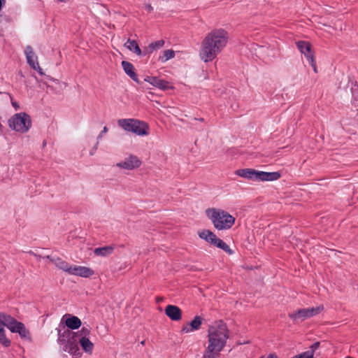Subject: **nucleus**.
Instances as JSON below:
<instances>
[{"label":"nucleus","mask_w":358,"mask_h":358,"mask_svg":"<svg viewBox=\"0 0 358 358\" xmlns=\"http://www.w3.org/2000/svg\"><path fill=\"white\" fill-rule=\"evenodd\" d=\"M229 38V33L224 29H214L210 31L201 43L200 59L206 63L212 62L227 46Z\"/></svg>","instance_id":"nucleus-1"},{"label":"nucleus","mask_w":358,"mask_h":358,"mask_svg":"<svg viewBox=\"0 0 358 358\" xmlns=\"http://www.w3.org/2000/svg\"><path fill=\"white\" fill-rule=\"evenodd\" d=\"M206 215L214 227L218 230H227L234 224L236 219L228 212L219 208H208Z\"/></svg>","instance_id":"nucleus-2"},{"label":"nucleus","mask_w":358,"mask_h":358,"mask_svg":"<svg viewBox=\"0 0 358 358\" xmlns=\"http://www.w3.org/2000/svg\"><path fill=\"white\" fill-rule=\"evenodd\" d=\"M118 125L125 131L138 136H146L149 134L148 124L136 119H120L118 120Z\"/></svg>","instance_id":"nucleus-3"},{"label":"nucleus","mask_w":358,"mask_h":358,"mask_svg":"<svg viewBox=\"0 0 358 358\" xmlns=\"http://www.w3.org/2000/svg\"><path fill=\"white\" fill-rule=\"evenodd\" d=\"M10 129L24 134L31 127V120L29 115L26 113H16L8 120Z\"/></svg>","instance_id":"nucleus-4"},{"label":"nucleus","mask_w":358,"mask_h":358,"mask_svg":"<svg viewBox=\"0 0 358 358\" xmlns=\"http://www.w3.org/2000/svg\"><path fill=\"white\" fill-rule=\"evenodd\" d=\"M4 327H7L11 333L19 336H29L31 332L26 328L24 323L17 321L15 317L7 313L3 315Z\"/></svg>","instance_id":"nucleus-5"},{"label":"nucleus","mask_w":358,"mask_h":358,"mask_svg":"<svg viewBox=\"0 0 358 358\" xmlns=\"http://www.w3.org/2000/svg\"><path fill=\"white\" fill-rule=\"evenodd\" d=\"M57 342L63 351L69 352L73 357L81 356L78 342L75 337H59Z\"/></svg>","instance_id":"nucleus-6"},{"label":"nucleus","mask_w":358,"mask_h":358,"mask_svg":"<svg viewBox=\"0 0 358 358\" xmlns=\"http://www.w3.org/2000/svg\"><path fill=\"white\" fill-rule=\"evenodd\" d=\"M225 341L219 337H209V344L203 358H215L222 350Z\"/></svg>","instance_id":"nucleus-7"},{"label":"nucleus","mask_w":358,"mask_h":358,"mask_svg":"<svg viewBox=\"0 0 358 358\" xmlns=\"http://www.w3.org/2000/svg\"><path fill=\"white\" fill-rule=\"evenodd\" d=\"M228 327L222 320H215L208 326L207 336H228Z\"/></svg>","instance_id":"nucleus-8"},{"label":"nucleus","mask_w":358,"mask_h":358,"mask_svg":"<svg viewBox=\"0 0 358 358\" xmlns=\"http://www.w3.org/2000/svg\"><path fill=\"white\" fill-rule=\"evenodd\" d=\"M61 323L64 324L68 327V336H70L71 334H72L70 329H78L82 325V322L78 317L68 313L62 317Z\"/></svg>","instance_id":"nucleus-9"},{"label":"nucleus","mask_w":358,"mask_h":358,"mask_svg":"<svg viewBox=\"0 0 358 358\" xmlns=\"http://www.w3.org/2000/svg\"><path fill=\"white\" fill-rule=\"evenodd\" d=\"M141 164V161L139 158L133 155H130L128 157H126L123 161L117 164V166L120 168L132 170L138 168Z\"/></svg>","instance_id":"nucleus-10"},{"label":"nucleus","mask_w":358,"mask_h":358,"mask_svg":"<svg viewBox=\"0 0 358 358\" xmlns=\"http://www.w3.org/2000/svg\"><path fill=\"white\" fill-rule=\"evenodd\" d=\"M69 274L83 278H90L94 274V270L89 267L81 266H71Z\"/></svg>","instance_id":"nucleus-11"},{"label":"nucleus","mask_w":358,"mask_h":358,"mask_svg":"<svg viewBox=\"0 0 358 358\" xmlns=\"http://www.w3.org/2000/svg\"><path fill=\"white\" fill-rule=\"evenodd\" d=\"M203 320L204 319L201 316L196 315L191 322H187L182 327L181 331L188 333L199 330L201 328Z\"/></svg>","instance_id":"nucleus-12"},{"label":"nucleus","mask_w":358,"mask_h":358,"mask_svg":"<svg viewBox=\"0 0 358 358\" xmlns=\"http://www.w3.org/2000/svg\"><path fill=\"white\" fill-rule=\"evenodd\" d=\"M144 80L162 90L173 88V87L170 86L169 83L168 81L160 79L156 76H147L144 79Z\"/></svg>","instance_id":"nucleus-13"},{"label":"nucleus","mask_w":358,"mask_h":358,"mask_svg":"<svg viewBox=\"0 0 358 358\" xmlns=\"http://www.w3.org/2000/svg\"><path fill=\"white\" fill-rule=\"evenodd\" d=\"M165 314L173 321H179L182 318V310L174 305H168L165 308Z\"/></svg>","instance_id":"nucleus-14"},{"label":"nucleus","mask_w":358,"mask_h":358,"mask_svg":"<svg viewBox=\"0 0 358 358\" xmlns=\"http://www.w3.org/2000/svg\"><path fill=\"white\" fill-rule=\"evenodd\" d=\"M281 175L280 172H264V171H257L256 180L261 181H274L277 180L280 178Z\"/></svg>","instance_id":"nucleus-15"},{"label":"nucleus","mask_w":358,"mask_h":358,"mask_svg":"<svg viewBox=\"0 0 358 358\" xmlns=\"http://www.w3.org/2000/svg\"><path fill=\"white\" fill-rule=\"evenodd\" d=\"M297 48L305 55L308 60L311 56H315L314 51L312 50L311 44L308 41H299L296 43Z\"/></svg>","instance_id":"nucleus-16"},{"label":"nucleus","mask_w":358,"mask_h":358,"mask_svg":"<svg viewBox=\"0 0 358 358\" xmlns=\"http://www.w3.org/2000/svg\"><path fill=\"white\" fill-rule=\"evenodd\" d=\"M122 66L124 72L136 83H140L138 76L135 71L134 65L127 61L122 62Z\"/></svg>","instance_id":"nucleus-17"},{"label":"nucleus","mask_w":358,"mask_h":358,"mask_svg":"<svg viewBox=\"0 0 358 358\" xmlns=\"http://www.w3.org/2000/svg\"><path fill=\"white\" fill-rule=\"evenodd\" d=\"M24 53L27 57V63L34 69H36L38 66L37 57L35 55L33 48L31 45L25 48Z\"/></svg>","instance_id":"nucleus-18"},{"label":"nucleus","mask_w":358,"mask_h":358,"mask_svg":"<svg viewBox=\"0 0 358 358\" xmlns=\"http://www.w3.org/2000/svg\"><path fill=\"white\" fill-rule=\"evenodd\" d=\"M288 315L295 322H303L310 318L306 308L299 309L294 313H289Z\"/></svg>","instance_id":"nucleus-19"},{"label":"nucleus","mask_w":358,"mask_h":358,"mask_svg":"<svg viewBox=\"0 0 358 358\" xmlns=\"http://www.w3.org/2000/svg\"><path fill=\"white\" fill-rule=\"evenodd\" d=\"M164 40H159L150 43L148 46L143 48V56L150 55L155 50L160 49L164 46Z\"/></svg>","instance_id":"nucleus-20"},{"label":"nucleus","mask_w":358,"mask_h":358,"mask_svg":"<svg viewBox=\"0 0 358 358\" xmlns=\"http://www.w3.org/2000/svg\"><path fill=\"white\" fill-rule=\"evenodd\" d=\"M124 47H126L134 53L136 54L138 56H143V50L140 48L136 41L135 40H131L130 38H128L127 42L124 43Z\"/></svg>","instance_id":"nucleus-21"},{"label":"nucleus","mask_w":358,"mask_h":358,"mask_svg":"<svg viewBox=\"0 0 358 358\" xmlns=\"http://www.w3.org/2000/svg\"><path fill=\"white\" fill-rule=\"evenodd\" d=\"M257 171L252 169H243L237 170L236 173L242 178L256 180Z\"/></svg>","instance_id":"nucleus-22"},{"label":"nucleus","mask_w":358,"mask_h":358,"mask_svg":"<svg viewBox=\"0 0 358 358\" xmlns=\"http://www.w3.org/2000/svg\"><path fill=\"white\" fill-rule=\"evenodd\" d=\"M199 236L201 238L205 240L206 242L213 244L214 243H216V238H217V236L212 232L210 230L205 229L202 231L199 232Z\"/></svg>","instance_id":"nucleus-23"},{"label":"nucleus","mask_w":358,"mask_h":358,"mask_svg":"<svg viewBox=\"0 0 358 358\" xmlns=\"http://www.w3.org/2000/svg\"><path fill=\"white\" fill-rule=\"evenodd\" d=\"M50 262H54L55 265L60 269L67 272L68 273H69L71 265H70L69 263L64 261L61 258L57 257L55 259H51Z\"/></svg>","instance_id":"nucleus-24"},{"label":"nucleus","mask_w":358,"mask_h":358,"mask_svg":"<svg viewBox=\"0 0 358 358\" xmlns=\"http://www.w3.org/2000/svg\"><path fill=\"white\" fill-rule=\"evenodd\" d=\"M114 250V247L111 245L105 246L102 248H95L94 252L97 256L106 257L110 255Z\"/></svg>","instance_id":"nucleus-25"},{"label":"nucleus","mask_w":358,"mask_h":358,"mask_svg":"<svg viewBox=\"0 0 358 358\" xmlns=\"http://www.w3.org/2000/svg\"><path fill=\"white\" fill-rule=\"evenodd\" d=\"M213 245L223 250L229 255H232L234 253V251L229 248V246L219 238H216V243H214Z\"/></svg>","instance_id":"nucleus-26"},{"label":"nucleus","mask_w":358,"mask_h":358,"mask_svg":"<svg viewBox=\"0 0 358 358\" xmlns=\"http://www.w3.org/2000/svg\"><path fill=\"white\" fill-rule=\"evenodd\" d=\"M80 343L86 352H92L94 345L87 337H81Z\"/></svg>","instance_id":"nucleus-27"},{"label":"nucleus","mask_w":358,"mask_h":358,"mask_svg":"<svg viewBox=\"0 0 358 358\" xmlns=\"http://www.w3.org/2000/svg\"><path fill=\"white\" fill-rule=\"evenodd\" d=\"M91 327L85 322L79 331L80 334L78 332H73L71 336H89L91 334Z\"/></svg>","instance_id":"nucleus-28"},{"label":"nucleus","mask_w":358,"mask_h":358,"mask_svg":"<svg viewBox=\"0 0 358 358\" xmlns=\"http://www.w3.org/2000/svg\"><path fill=\"white\" fill-rule=\"evenodd\" d=\"M308 316L309 317H313L320 314L324 310V306L320 305L317 307L307 308Z\"/></svg>","instance_id":"nucleus-29"},{"label":"nucleus","mask_w":358,"mask_h":358,"mask_svg":"<svg viewBox=\"0 0 358 358\" xmlns=\"http://www.w3.org/2000/svg\"><path fill=\"white\" fill-rule=\"evenodd\" d=\"M175 57V52L173 50H166L163 52V55L159 57V60L165 62L167 60L172 59Z\"/></svg>","instance_id":"nucleus-30"},{"label":"nucleus","mask_w":358,"mask_h":358,"mask_svg":"<svg viewBox=\"0 0 358 358\" xmlns=\"http://www.w3.org/2000/svg\"><path fill=\"white\" fill-rule=\"evenodd\" d=\"M352 103L355 106H358V85H355V86L352 87Z\"/></svg>","instance_id":"nucleus-31"},{"label":"nucleus","mask_w":358,"mask_h":358,"mask_svg":"<svg viewBox=\"0 0 358 358\" xmlns=\"http://www.w3.org/2000/svg\"><path fill=\"white\" fill-rule=\"evenodd\" d=\"M5 314L6 313L0 312V336H5L4 322L3 319Z\"/></svg>","instance_id":"nucleus-32"},{"label":"nucleus","mask_w":358,"mask_h":358,"mask_svg":"<svg viewBox=\"0 0 358 358\" xmlns=\"http://www.w3.org/2000/svg\"><path fill=\"white\" fill-rule=\"evenodd\" d=\"M107 331L106 327L103 324H101L100 326H97L96 328V334L100 335L101 334H106Z\"/></svg>","instance_id":"nucleus-33"},{"label":"nucleus","mask_w":358,"mask_h":358,"mask_svg":"<svg viewBox=\"0 0 358 358\" xmlns=\"http://www.w3.org/2000/svg\"><path fill=\"white\" fill-rule=\"evenodd\" d=\"M308 61L309 64H310V66L313 67V71H315V73H317V65H316V62H315V56H311L310 59L309 60H308Z\"/></svg>","instance_id":"nucleus-34"},{"label":"nucleus","mask_w":358,"mask_h":358,"mask_svg":"<svg viewBox=\"0 0 358 358\" xmlns=\"http://www.w3.org/2000/svg\"><path fill=\"white\" fill-rule=\"evenodd\" d=\"M0 343L5 347H8L10 344V341L8 337H0Z\"/></svg>","instance_id":"nucleus-35"},{"label":"nucleus","mask_w":358,"mask_h":358,"mask_svg":"<svg viewBox=\"0 0 358 358\" xmlns=\"http://www.w3.org/2000/svg\"><path fill=\"white\" fill-rule=\"evenodd\" d=\"M301 358H313V350H307L300 354Z\"/></svg>","instance_id":"nucleus-36"},{"label":"nucleus","mask_w":358,"mask_h":358,"mask_svg":"<svg viewBox=\"0 0 358 358\" xmlns=\"http://www.w3.org/2000/svg\"><path fill=\"white\" fill-rule=\"evenodd\" d=\"M10 21L11 18L10 17V16L3 14H0V23H2L3 22H10Z\"/></svg>","instance_id":"nucleus-37"},{"label":"nucleus","mask_w":358,"mask_h":358,"mask_svg":"<svg viewBox=\"0 0 358 358\" xmlns=\"http://www.w3.org/2000/svg\"><path fill=\"white\" fill-rule=\"evenodd\" d=\"M320 346V343L319 342H316L315 343H313L310 347V349L308 350H313V355H314V352L315 351V350H317Z\"/></svg>","instance_id":"nucleus-38"},{"label":"nucleus","mask_w":358,"mask_h":358,"mask_svg":"<svg viewBox=\"0 0 358 358\" xmlns=\"http://www.w3.org/2000/svg\"><path fill=\"white\" fill-rule=\"evenodd\" d=\"M145 9L150 13L153 10V8L150 3L145 5Z\"/></svg>","instance_id":"nucleus-39"},{"label":"nucleus","mask_w":358,"mask_h":358,"mask_svg":"<svg viewBox=\"0 0 358 358\" xmlns=\"http://www.w3.org/2000/svg\"><path fill=\"white\" fill-rule=\"evenodd\" d=\"M107 131H108V128H107L106 127H103V130H102V131H101V132L100 133V134H99V138H101V136H102V134H103V133L107 132Z\"/></svg>","instance_id":"nucleus-40"},{"label":"nucleus","mask_w":358,"mask_h":358,"mask_svg":"<svg viewBox=\"0 0 358 358\" xmlns=\"http://www.w3.org/2000/svg\"><path fill=\"white\" fill-rule=\"evenodd\" d=\"M6 4V0H0V10Z\"/></svg>","instance_id":"nucleus-41"},{"label":"nucleus","mask_w":358,"mask_h":358,"mask_svg":"<svg viewBox=\"0 0 358 358\" xmlns=\"http://www.w3.org/2000/svg\"><path fill=\"white\" fill-rule=\"evenodd\" d=\"M12 105L16 110L19 108V105L17 102L12 101Z\"/></svg>","instance_id":"nucleus-42"},{"label":"nucleus","mask_w":358,"mask_h":358,"mask_svg":"<svg viewBox=\"0 0 358 358\" xmlns=\"http://www.w3.org/2000/svg\"><path fill=\"white\" fill-rule=\"evenodd\" d=\"M36 71H38V72L41 74V75H43V73L42 72V69L39 66V65L38 64V66H36Z\"/></svg>","instance_id":"nucleus-43"},{"label":"nucleus","mask_w":358,"mask_h":358,"mask_svg":"<svg viewBox=\"0 0 358 358\" xmlns=\"http://www.w3.org/2000/svg\"><path fill=\"white\" fill-rule=\"evenodd\" d=\"M194 120H198V121L201 122H204V119L203 117H201V118H196L195 117V118H194Z\"/></svg>","instance_id":"nucleus-44"},{"label":"nucleus","mask_w":358,"mask_h":358,"mask_svg":"<svg viewBox=\"0 0 358 358\" xmlns=\"http://www.w3.org/2000/svg\"><path fill=\"white\" fill-rule=\"evenodd\" d=\"M162 300H163V298H162V297H158V298L157 299V302H160V301H162Z\"/></svg>","instance_id":"nucleus-45"},{"label":"nucleus","mask_w":358,"mask_h":358,"mask_svg":"<svg viewBox=\"0 0 358 358\" xmlns=\"http://www.w3.org/2000/svg\"><path fill=\"white\" fill-rule=\"evenodd\" d=\"M45 258H47V259H50V260L51 259H52V258L51 257V256H50V255H47V256L45 257Z\"/></svg>","instance_id":"nucleus-46"},{"label":"nucleus","mask_w":358,"mask_h":358,"mask_svg":"<svg viewBox=\"0 0 358 358\" xmlns=\"http://www.w3.org/2000/svg\"><path fill=\"white\" fill-rule=\"evenodd\" d=\"M145 340H143V341H141V343L142 345H144V344H145Z\"/></svg>","instance_id":"nucleus-47"},{"label":"nucleus","mask_w":358,"mask_h":358,"mask_svg":"<svg viewBox=\"0 0 358 358\" xmlns=\"http://www.w3.org/2000/svg\"><path fill=\"white\" fill-rule=\"evenodd\" d=\"M347 358H352V357H347Z\"/></svg>","instance_id":"nucleus-48"},{"label":"nucleus","mask_w":358,"mask_h":358,"mask_svg":"<svg viewBox=\"0 0 358 358\" xmlns=\"http://www.w3.org/2000/svg\"><path fill=\"white\" fill-rule=\"evenodd\" d=\"M261 358H263V357H261Z\"/></svg>","instance_id":"nucleus-49"}]
</instances>
